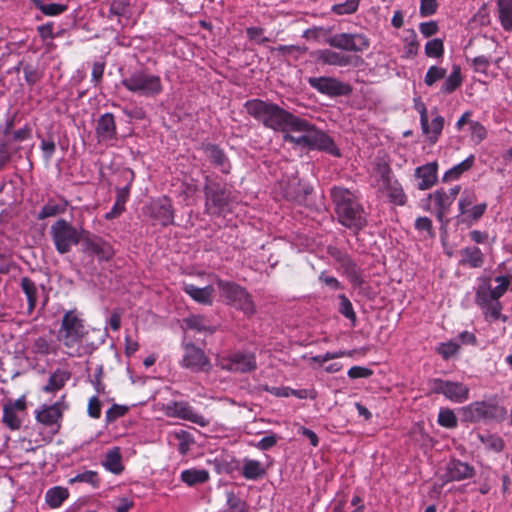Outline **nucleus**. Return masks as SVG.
<instances>
[{"label": "nucleus", "mask_w": 512, "mask_h": 512, "mask_svg": "<svg viewBox=\"0 0 512 512\" xmlns=\"http://www.w3.org/2000/svg\"><path fill=\"white\" fill-rule=\"evenodd\" d=\"M75 482L89 483L93 487H98L99 486L98 474H97V472L92 471V470H88L83 473H79L75 477L70 479V483H75Z\"/></svg>", "instance_id": "nucleus-48"}, {"label": "nucleus", "mask_w": 512, "mask_h": 512, "mask_svg": "<svg viewBox=\"0 0 512 512\" xmlns=\"http://www.w3.org/2000/svg\"><path fill=\"white\" fill-rule=\"evenodd\" d=\"M476 201V194L473 191L465 190L458 202V207L461 215L467 213L468 207H470Z\"/></svg>", "instance_id": "nucleus-55"}, {"label": "nucleus", "mask_w": 512, "mask_h": 512, "mask_svg": "<svg viewBox=\"0 0 512 512\" xmlns=\"http://www.w3.org/2000/svg\"><path fill=\"white\" fill-rule=\"evenodd\" d=\"M266 473L262 463L258 460L244 459L242 466V475L247 480H257Z\"/></svg>", "instance_id": "nucleus-31"}, {"label": "nucleus", "mask_w": 512, "mask_h": 512, "mask_svg": "<svg viewBox=\"0 0 512 512\" xmlns=\"http://www.w3.org/2000/svg\"><path fill=\"white\" fill-rule=\"evenodd\" d=\"M360 0H346L344 3L335 4L331 11L336 15L353 14L357 11Z\"/></svg>", "instance_id": "nucleus-45"}, {"label": "nucleus", "mask_w": 512, "mask_h": 512, "mask_svg": "<svg viewBox=\"0 0 512 512\" xmlns=\"http://www.w3.org/2000/svg\"><path fill=\"white\" fill-rule=\"evenodd\" d=\"M130 3L128 0H112L109 7V15L111 16H124L127 14Z\"/></svg>", "instance_id": "nucleus-50"}, {"label": "nucleus", "mask_w": 512, "mask_h": 512, "mask_svg": "<svg viewBox=\"0 0 512 512\" xmlns=\"http://www.w3.org/2000/svg\"><path fill=\"white\" fill-rule=\"evenodd\" d=\"M102 377H103V366L98 365L95 368V373L93 375V378L91 379V383L94 386V388L98 394H105V392H106L105 391L106 387L102 381Z\"/></svg>", "instance_id": "nucleus-61"}, {"label": "nucleus", "mask_w": 512, "mask_h": 512, "mask_svg": "<svg viewBox=\"0 0 512 512\" xmlns=\"http://www.w3.org/2000/svg\"><path fill=\"white\" fill-rule=\"evenodd\" d=\"M128 411V407L114 404L111 408H109L105 415V420L107 423H111L116 419L124 416Z\"/></svg>", "instance_id": "nucleus-60"}, {"label": "nucleus", "mask_w": 512, "mask_h": 512, "mask_svg": "<svg viewBox=\"0 0 512 512\" xmlns=\"http://www.w3.org/2000/svg\"><path fill=\"white\" fill-rule=\"evenodd\" d=\"M318 59L328 65L344 67L351 63V57L338 53L330 49H324L319 52Z\"/></svg>", "instance_id": "nucleus-30"}, {"label": "nucleus", "mask_w": 512, "mask_h": 512, "mask_svg": "<svg viewBox=\"0 0 512 512\" xmlns=\"http://www.w3.org/2000/svg\"><path fill=\"white\" fill-rule=\"evenodd\" d=\"M67 206L68 202L65 199H61L60 201L49 199L39 211L37 219L44 220L46 218L63 214L65 213Z\"/></svg>", "instance_id": "nucleus-29"}, {"label": "nucleus", "mask_w": 512, "mask_h": 512, "mask_svg": "<svg viewBox=\"0 0 512 512\" xmlns=\"http://www.w3.org/2000/svg\"><path fill=\"white\" fill-rule=\"evenodd\" d=\"M121 177L125 181V185L123 187H116L115 202L125 206L130 196V189L134 180V172L130 169H125L121 172Z\"/></svg>", "instance_id": "nucleus-32"}, {"label": "nucleus", "mask_w": 512, "mask_h": 512, "mask_svg": "<svg viewBox=\"0 0 512 512\" xmlns=\"http://www.w3.org/2000/svg\"><path fill=\"white\" fill-rule=\"evenodd\" d=\"M88 415L94 419H98L101 416V402L97 396H93L88 402Z\"/></svg>", "instance_id": "nucleus-63"}, {"label": "nucleus", "mask_w": 512, "mask_h": 512, "mask_svg": "<svg viewBox=\"0 0 512 512\" xmlns=\"http://www.w3.org/2000/svg\"><path fill=\"white\" fill-rule=\"evenodd\" d=\"M205 211L210 215H222L228 211L231 191L217 182L207 180L204 188Z\"/></svg>", "instance_id": "nucleus-7"}, {"label": "nucleus", "mask_w": 512, "mask_h": 512, "mask_svg": "<svg viewBox=\"0 0 512 512\" xmlns=\"http://www.w3.org/2000/svg\"><path fill=\"white\" fill-rule=\"evenodd\" d=\"M103 465L108 471L114 474H120L123 471L121 453L118 447H114L106 453Z\"/></svg>", "instance_id": "nucleus-35"}, {"label": "nucleus", "mask_w": 512, "mask_h": 512, "mask_svg": "<svg viewBox=\"0 0 512 512\" xmlns=\"http://www.w3.org/2000/svg\"><path fill=\"white\" fill-rule=\"evenodd\" d=\"M163 410L168 417L189 421L201 427H206L209 425V420L206 419L203 415L199 414L186 401H170L164 406Z\"/></svg>", "instance_id": "nucleus-12"}, {"label": "nucleus", "mask_w": 512, "mask_h": 512, "mask_svg": "<svg viewBox=\"0 0 512 512\" xmlns=\"http://www.w3.org/2000/svg\"><path fill=\"white\" fill-rule=\"evenodd\" d=\"M209 479V473L205 469H187L181 472V480L188 486L202 484Z\"/></svg>", "instance_id": "nucleus-33"}, {"label": "nucleus", "mask_w": 512, "mask_h": 512, "mask_svg": "<svg viewBox=\"0 0 512 512\" xmlns=\"http://www.w3.org/2000/svg\"><path fill=\"white\" fill-rule=\"evenodd\" d=\"M69 496V492L63 487H53L46 492L45 500L47 504L52 508H57L66 500Z\"/></svg>", "instance_id": "nucleus-37"}, {"label": "nucleus", "mask_w": 512, "mask_h": 512, "mask_svg": "<svg viewBox=\"0 0 512 512\" xmlns=\"http://www.w3.org/2000/svg\"><path fill=\"white\" fill-rule=\"evenodd\" d=\"M438 423L445 428H455L457 426V418L450 409H442L438 415Z\"/></svg>", "instance_id": "nucleus-49"}, {"label": "nucleus", "mask_w": 512, "mask_h": 512, "mask_svg": "<svg viewBox=\"0 0 512 512\" xmlns=\"http://www.w3.org/2000/svg\"><path fill=\"white\" fill-rule=\"evenodd\" d=\"M308 83L319 93L330 97L347 96L352 91L349 84L343 83L333 77H310Z\"/></svg>", "instance_id": "nucleus-15"}, {"label": "nucleus", "mask_w": 512, "mask_h": 512, "mask_svg": "<svg viewBox=\"0 0 512 512\" xmlns=\"http://www.w3.org/2000/svg\"><path fill=\"white\" fill-rule=\"evenodd\" d=\"M175 439L179 441L178 451L181 455H186L193 443L191 434L185 430L176 431L173 433Z\"/></svg>", "instance_id": "nucleus-43"}, {"label": "nucleus", "mask_w": 512, "mask_h": 512, "mask_svg": "<svg viewBox=\"0 0 512 512\" xmlns=\"http://www.w3.org/2000/svg\"><path fill=\"white\" fill-rule=\"evenodd\" d=\"M462 84V77L459 66H454L451 74L445 79L441 91L446 94L454 92Z\"/></svg>", "instance_id": "nucleus-39"}, {"label": "nucleus", "mask_w": 512, "mask_h": 512, "mask_svg": "<svg viewBox=\"0 0 512 512\" xmlns=\"http://www.w3.org/2000/svg\"><path fill=\"white\" fill-rule=\"evenodd\" d=\"M62 417L61 403L56 402L52 405H43L36 412V419L43 425L50 426L58 422Z\"/></svg>", "instance_id": "nucleus-27"}, {"label": "nucleus", "mask_w": 512, "mask_h": 512, "mask_svg": "<svg viewBox=\"0 0 512 512\" xmlns=\"http://www.w3.org/2000/svg\"><path fill=\"white\" fill-rule=\"evenodd\" d=\"M485 311V315L487 317L492 318L493 320H498L501 316V310L503 308L500 301L496 300H488L486 304H477Z\"/></svg>", "instance_id": "nucleus-47"}, {"label": "nucleus", "mask_w": 512, "mask_h": 512, "mask_svg": "<svg viewBox=\"0 0 512 512\" xmlns=\"http://www.w3.org/2000/svg\"><path fill=\"white\" fill-rule=\"evenodd\" d=\"M147 213L158 224L167 226L173 223L174 213L171 201L166 198H159L146 207Z\"/></svg>", "instance_id": "nucleus-20"}, {"label": "nucleus", "mask_w": 512, "mask_h": 512, "mask_svg": "<svg viewBox=\"0 0 512 512\" xmlns=\"http://www.w3.org/2000/svg\"><path fill=\"white\" fill-rule=\"evenodd\" d=\"M327 43L336 49L349 52H363L370 46L369 39L360 33H339L330 36Z\"/></svg>", "instance_id": "nucleus-11"}, {"label": "nucleus", "mask_w": 512, "mask_h": 512, "mask_svg": "<svg viewBox=\"0 0 512 512\" xmlns=\"http://www.w3.org/2000/svg\"><path fill=\"white\" fill-rule=\"evenodd\" d=\"M181 365L192 372H209L212 368L211 362L204 350L193 343L184 345V355Z\"/></svg>", "instance_id": "nucleus-13"}, {"label": "nucleus", "mask_w": 512, "mask_h": 512, "mask_svg": "<svg viewBox=\"0 0 512 512\" xmlns=\"http://www.w3.org/2000/svg\"><path fill=\"white\" fill-rule=\"evenodd\" d=\"M89 329L80 313L73 309L64 313L57 339L69 357H83L91 354L96 345L88 341Z\"/></svg>", "instance_id": "nucleus-1"}, {"label": "nucleus", "mask_w": 512, "mask_h": 512, "mask_svg": "<svg viewBox=\"0 0 512 512\" xmlns=\"http://www.w3.org/2000/svg\"><path fill=\"white\" fill-rule=\"evenodd\" d=\"M469 129L471 139L476 143L482 142L487 136L485 127L478 121L469 122Z\"/></svg>", "instance_id": "nucleus-53"}, {"label": "nucleus", "mask_w": 512, "mask_h": 512, "mask_svg": "<svg viewBox=\"0 0 512 512\" xmlns=\"http://www.w3.org/2000/svg\"><path fill=\"white\" fill-rule=\"evenodd\" d=\"M339 299V307L338 311L341 313L345 318L352 321L353 324L356 322V313L353 309L351 301L346 297L345 294H340L338 296Z\"/></svg>", "instance_id": "nucleus-42"}, {"label": "nucleus", "mask_w": 512, "mask_h": 512, "mask_svg": "<svg viewBox=\"0 0 512 512\" xmlns=\"http://www.w3.org/2000/svg\"><path fill=\"white\" fill-rule=\"evenodd\" d=\"M473 163L474 156L470 155L465 160L446 171L443 176V181L448 182L458 179L464 172L468 171L473 166Z\"/></svg>", "instance_id": "nucleus-36"}, {"label": "nucleus", "mask_w": 512, "mask_h": 512, "mask_svg": "<svg viewBox=\"0 0 512 512\" xmlns=\"http://www.w3.org/2000/svg\"><path fill=\"white\" fill-rule=\"evenodd\" d=\"M436 162H430L415 169V177L419 180L417 188L419 190H427L433 187L437 182Z\"/></svg>", "instance_id": "nucleus-22"}, {"label": "nucleus", "mask_w": 512, "mask_h": 512, "mask_svg": "<svg viewBox=\"0 0 512 512\" xmlns=\"http://www.w3.org/2000/svg\"><path fill=\"white\" fill-rule=\"evenodd\" d=\"M475 475L473 466L456 458H451L446 466L445 472L442 476L445 483L454 481H463L470 479Z\"/></svg>", "instance_id": "nucleus-19"}, {"label": "nucleus", "mask_w": 512, "mask_h": 512, "mask_svg": "<svg viewBox=\"0 0 512 512\" xmlns=\"http://www.w3.org/2000/svg\"><path fill=\"white\" fill-rule=\"evenodd\" d=\"M434 393L443 394L447 399L455 403H463L469 397V388L463 383L452 382L442 379L432 381Z\"/></svg>", "instance_id": "nucleus-16"}, {"label": "nucleus", "mask_w": 512, "mask_h": 512, "mask_svg": "<svg viewBox=\"0 0 512 512\" xmlns=\"http://www.w3.org/2000/svg\"><path fill=\"white\" fill-rule=\"evenodd\" d=\"M415 109L420 114V123L423 133L429 132V122H428V114H427V108L425 104L420 99H415Z\"/></svg>", "instance_id": "nucleus-57"}, {"label": "nucleus", "mask_w": 512, "mask_h": 512, "mask_svg": "<svg viewBox=\"0 0 512 512\" xmlns=\"http://www.w3.org/2000/svg\"><path fill=\"white\" fill-rule=\"evenodd\" d=\"M444 126V118L440 115L434 117L429 124V132L425 133L431 143H435L441 135Z\"/></svg>", "instance_id": "nucleus-44"}, {"label": "nucleus", "mask_w": 512, "mask_h": 512, "mask_svg": "<svg viewBox=\"0 0 512 512\" xmlns=\"http://www.w3.org/2000/svg\"><path fill=\"white\" fill-rule=\"evenodd\" d=\"M183 290L194 301H196L200 304H204V305L212 304V294L214 292V288L210 285L200 288L193 284H185L183 287Z\"/></svg>", "instance_id": "nucleus-28"}, {"label": "nucleus", "mask_w": 512, "mask_h": 512, "mask_svg": "<svg viewBox=\"0 0 512 512\" xmlns=\"http://www.w3.org/2000/svg\"><path fill=\"white\" fill-rule=\"evenodd\" d=\"M24 79L28 85H34L39 82L43 73L36 66L32 64H25L23 66Z\"/></svg>", "instance_id": "nucleus-46"}, {"label": "nucleus", "mask_w": 512, "mask_h": 512, "mask_svg": "<svg viewBox=\"0 0 512 512\" xmlns=\"http://www.w3.org/2000/svg\"><path fill=\"white\" fill-rule=\"evenodd\" d=\"M69 379V374L63 370H56L48 379L43 390L46 392H55L60 390Z\"/></svg>", "instance_id": "nucleus-38"}, {"label": "nucleus", "mask_w": 512, "mask_h": 512, "mask_svg": "<svg viewBox=\"0 0 512 512\" xmlns=\"http://www.w3.org/2000/svg\"><path fill=\"white\" fill-rule=\"evenodd\" d=\"M96 134L99 142L110 141L116 137V124L112 113H105L99 118Z\"/></svg>", "instance_id": "nucleus-25"}, {"label": "nucleus", "mask_w": 512, "mask_h": 512, "mask_svg": "<svg viewBox=\"0 0 512 512\" xmlns=\"http://www.w3.org/2000/svg\"><path fill=\"white\" fill-rule=\"evenodd\" d=\"M185 323L189 329L196 330L198 332L208 331L209 333H213L215 331L214 328H210L207 325V322L203 316L200 315H191L185 319Z\"/></svg>", "instance_id": "nucleus-41"}, {"label": "nucleus", "mask_w": 512, "mask_h": 512, "mask_svg": "<svg viewBox=\"0 0 512 512\" xmlns=\"http://www.w3.org/2000/svg\"><path fill=\"white\" fill-rule=\"evenodd\" d=\"M352 355H353V351L339 350V351H335V352H327L323 355L314 356L312 358V360L314 362H318V363L322 364V363H325L332 359H337V358H341V357H345V356L351 357Z\"/></svg>", "instance_id": "nucleus-56"}, {"label": "nucleus", "mask_w": 512, "mask_h": 512, "mask_svg": "<svg viewBox=\"0 0 512 512\" xmlns=\"http://www.w3.org/2000/svg\"><path fill=\"white\" fill-rule=\"evenodd\" d=\"M495 281L498 285L493 289L487 279L478 286L475 294L476 304H486L489 299L499 301V299L508 290L512 282V278L508 276H497L495 277Z\"/></svg>", "instance_id": "nucleus-14"}, {"label": "nucleus", "mask_w": 512, "mask_h": 512, "mask_svg": "<svg viewBox=\"0 0 512 512\" xmlns=\"http://www.w3.org/2000/svg\"><path fill=\"white\" fill-rule=\"evenodd\" d=\"M498 13L500 23L505 31H512V1L498 0Z\"/></svg>", "instance_id": "nucleus-34"}, {"label": "nucleus", "mask_w": 512, "mask_h": 512, "mask_svg": "<svg viewBox=\"0 0 512 512\" xmlns=\"http://www.w3.org/2000/svg\"><path fill=\"white\" fill-rule=\"evenodd\" d=\"M40 149L43 153V157H44L45 161L49 162L51 160L53 154L56 151L55 141L51 137H49L47 139L42 138L41 144H40Z\"/></svg>", "instance_id": "nucleus-59"}, {"label": "nucleus", "mask_w": 512, "mask_h": 512, "mask_svg": "<svg viewBox=\"0 0 512 512\" xmlns=\"http://www.w3.org/2000/svg\"><path fill=\"white\" fill-rule=\"evenodd\" d=\"M437 0H421L420 14L423 17L433 15L437 10Z\"/></svg>", "instance_id": "nucleus-64"}, {"label": "nucleus", "mask_w": 512, "mask_h": 512, "mask_svg": "<svg viewBox=\"0 0 512 512\" xmlns=\"http://www.w3.org/2000/svg\"><path fill=\"white\" fill-rule=\"evenodd\" d=\"M444 51L443 42L441 39L435 38L430 40L425 45V53L428 57L438 58L442 56Z\"/></svg>", "instance_id": "nucleus-51"}, {"label": "nucleus", "mask_w": 512, "mask_h": 512, "mask_svg": "<svg viewBox=\"0 0 512 512\" xmlns=\"http://www.w3.org/2000/svg\"><path fill=\"white\" fill-rule=\"evenodd\" d=\"M466 418L471 422H479L481 420H499L506 418L507 410L495 403L490 402H474L465 409Z\"/></svg>", "instance_id": "nucleus-9"}, {"label": "nucleus", "mask_w": 512, "mask_h": 512, "mask_svg": "<svg viewBox=\"0 0 512 512\" xmlns=\"http://www.w3.org/2000/svg\"><path fill=\"white\" fill-rule=\"evenodd\" d=\"M283 140L303 149L318 150L335 157L341 156L339 148L326 132L301 117H298L291 133L283 135Z\"/></svg>", "instance_id": "nucleus-2"}, {"label": "nucleus", "mask_w": 512, "mask_h": 512, "mask_svg": "<svg viewBox=\"0 0 512 512\" xmlns=\"http://www.w3.org/2000/svg\"><path fill=\"white\" fill-rule=\"evenodd\" d=\"M227 507L224 512H248V505L233 491L226 492Z\"/></svg>", "instance_id": "nucleus-40"}, {"label": "nucleus", "mask_w": 512, "mask_h": 512, "mask_svg": "<svg viewBox=\"0 0 512 512\" xmlns=\"http://www.w3.org/2000/svg\"><path fill=\"white\" fill-rule=\"evenodd\" d=\"M20 288L27 300V313L30 315L35 310L39 299V287L29 277H22L19 282Z\"/></svg>", "instance_id": "nucleus-26"}, {"label": "nucleus", "mask_w": 512, "mask_h": 512, "mask_svg": "<svg viewBox=\"0 0 512 512\" xmlns=\"http://www.w3.org/2000/svg\"><path fill=\"white\" fill-rule=\"evenodd\" d=\"M428 198L434 202L436 208V217L441 223H447L446 215L450 212L454 201L445 193L444 189H439L430 193Z\"/></svg>", "instance_id": "nucleus-24"}, {"label": "nucleus", "mask_w": 512, "mask_h": 512, "mask_svg": "<svg viewBox=\"0 0 512 512\" xmlns=\"http://www.w3.org/2000/svg\"><path fill=\"white\" fill-rule=\"evenodd\" d=\"M202 150L214 167L224 174L230 173L231 163L226 153L219 145L213 143L203 144Z\"/></svg>", "instance_id": "nucleus-21"}, {"label": "nucleus", "mask_w": 512, "mask_h": 512, "mask_svg": "<svg viewBox=\"0 0 512 512\" xmlns=\"http://www.w3.org/2000/svg\"><path fill=\"white\" fill-rule=\"evenodd\" d=\"M81 244L84 252L95 255L99 261H108L113 257L114 251L111 245L93 236L89 231L85 230Z\"/></svg>", "instance_id": "nucleus-18"}, {"label": "nucleus", "mask_w": 512, "mask_h": 512, "mask_svg": "<svg viewBox=\"0 0 512 512\" xmlns=\"http://www.w3.org/2000/svg\"><path fill=\"white\" fill-rule=\"evenodd\" d=\"M218 366L223 370L236 373H247L257 368L253 353L237 351L218 360Z\"/></svg>", "instance_id": "nucleus-10"}, {"label": "nucleus", "mask_w": 512, "mask_h": 512, "mask_svg": "<svg viewBox=\"0 0 512 512\" xmlns=\"http://www.w3.org/2000/svg\"><path fill=\"white\" fill-rule=\"evenodd\" d=\"M217 286L222 297L235 308L242 310L246 314H253L255 306L251 295L240 285L224 280H218Z\"/></svg>", "instance_id": "nucleus-8"}, {"label": "nucleus", "mask_w": 512, "mask_h": 512, "mask_svg": "<svg viewBox=\"0 0 512 512\" xmlns=\"http://www.w3.org/2000/svg\"><path fill=\"white\" fill-rule=\"evenodd\" d=\"M26 409L27 404L25 396H21L15 401L9 400L3 405L2 422L10 430H19L22 426Z\"/></svg>", "instance_id": "nucleus-17"}, {"label": "nucleus", "mask_w": 512, "mask_h": 512, "mask_svg": "<svg viewBox=\"0 0 512 512\" xmlns=\"http://www.w3.org/2000/svg\"><path fill=\"white\" fill-rule=\"evenodd\" d=\"M459 265L472 269L481 268L485 262V256L477 246L464 247L459 251Z\"/></svg>", "instance_id": "nucleus-23"}, {"label": "nucleus", "mask_w": 512, "mask_h": 512, "mask_svg": "<svg viewBox=\"0 0 512 512\" xmlns=\"http://www.w3.org/2000/svg\"><path fill=\"white\" fill-rule=\"evenodd\" d=\"M121 83L128 91L145 97H155L163 90L159 76L143 71L131 74L124 78Z\"/></svg>", "instance_id": "nucleus-6"}, {"label": "nucleus", "mask_w": 512, "mask_h": 512, "mask_svg": "<svg viewBox=\"0 0 512 512\" xmlns=\"http://www.w3.org/2000/svg\"><path fill=\"white\" fill-rule=\"evenodd\" d=\"M85 230H78L65 219H58L51 225L50 236L59 254H67L73 246L81 243Z\"/></svg>", "instance_id": "nucleus-5"}, {"label": "nucleus", "mask_w": 512, "mask_h": 512, "mask_svg": "<svg viewBox=\"0 0 512 512\" xmlns=\"http://www.w3.org/2000/svg\"><path fill=\"white\" fill-rule=\"evenodd\" d=\"M459 350V345L456 342L450 341L447 343H441L437 348V352L447 360L454 356Z\"/></svg>", "instance_id": "nucleus-58"}, {"label": "nucleus", "mask_w": 512, "mask_h": 512, "mask_svg": "<svg viewBox=\"0 0 512 512\" xmlns=\"http://www.w3.org/2000/svg\"><path fill=\"white\" fill-rule=\"evenodd\" d=\"M244 107L247 113L261 122L264 127L276 132H282L283 135L291 133L299 117L275 103L261 99L248 100Z\"/></svg>", "instance_id": "nucleus-3"}, {"label": "nucleus", "mask_w": 512, "mask_h": 512, "mask_svg": "<svg viewBox=\"0 0 512 512\" xmlns=\"http://www.w3.org/2000/svg\"><path fill=\"white\" fill-rule=\"evenodd\" d=\"M330 196L341 225L355 233L366 226L367 220L364 208L354 192L345 187L334 186L330 190Z\"/></svg>", "instance_id": "nucleus-4"}, {"label": "nucleus", "mask_w": 512, "mask_h": 512, "mask_svg": "<svg viewBox=\"0 0 512 512\" xmlns=\"http://www.w3.org/2000/svg\"><path fill=\"white\" fill-rule=\"evenodd\" d=\"M445 75L446 69L437 66H431L425 75L424 82L427 86H432L438 80L443 79Z\"/></svg>", "instance_id": "nucleus-52"}, {"label": "nucleus", "mask_w": 512, "mask_h": 512, "mask_svg": "<svg viewBox=\"0 0 512 512\" xmlns=\"http://www.w3.org/2000/svg\"><path fill=\"white\" fill-rule=\"evenodd\" d=\"M344 275L348 278L353 287L357 288L363 284V277L361 274L360 267L355 263L348 270L344 272Z\"/></svg>", "instance_id": "nucleus-54"}, {"label": "nucleus", "mask_w": 512, "mask_h": 512, "mask_svg": "<svg viewBox=\"0 0 512 512\" xmlns=\"http://www.w3.org/2000/svg\"><path fill=\"white\" fill-rule=\"evenodd\" d=\"M67 10V5L58 4V3H50L40 6V11L48 16L59 15Z\"/></svg>", "instance_id": "nucleus-62"}]
</instances>
